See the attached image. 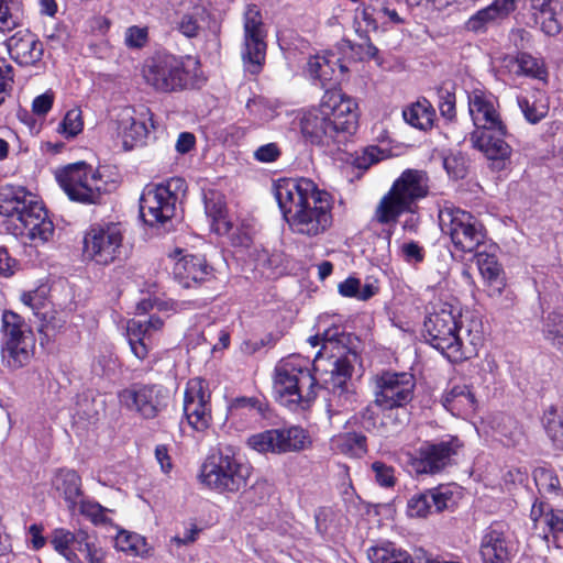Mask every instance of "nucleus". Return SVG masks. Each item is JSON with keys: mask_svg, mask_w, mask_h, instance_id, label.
Wrapping results in <instances>:
<instances>
[{"mask_svg": "<svg viewBox=\"0 0 563 563\" xmlns=\"http://www.w3.org/2000/svg\"><path fill=\"white\" fill-rule=\"evenodd\" d=\"M122 241L118 224L91 227L84 238V254L97 264L108 265L119 256Z\"/></svg>", "mask_w": 563, "mask_h": 563, "instance_id": "nucleus-17", "label": "nucleus"}, {"mask_svg": "<svg viewBox=\"0 0 563 563\" xmlns=\"http://www.w3.org/2000/svg\"><path fill=\"white\" fill-rule=\"evenodd\" d=\"M331 449L340 454L358 457L366 452V438L356 432L341 433L331 439Z\"/></svg>", "mask_w": 563, "mask_h": 563, "instance_id": "nucleus-44", "label": "nucleus"}, {"mask_svg": "<svg viewBox=\"0 0 563 563\" xmlns=\"http://www.w3.org/2000/svg\"><path fill=\"white\" fill-rule=\"evenodd\" d=\"M357 103L338 89L323 93L318 107L307 110L300 119L302 135L312 144H342L356 131Z\"/></svg>", "mask_w": 563, "mask_h": 563, "instance_id": "nucleus-2", "label": "nucleus"}, {"mask_svg": "<svg viewBox=\"0 0 563 563\" xmlns=\"http://www.w3.org/2000/svg\"><path fill=\"white\" fill-rule=\"evenodd\" d=\"M19 1L0 0V32H9L19 25Z\"/></svg>", "mask_w": 563, "mask_h": 563, "instance_id": "nucleus-50", "label": "nucleus"}, {"mask_svg": "<svg viewBox=\"0 0 563 563\" xmlns=\"http://www.w3.org/2000/svg\"><path fill=\"white\" fill-rule=\"evenodd\" d=\"M185 190L186 183L179 177L146 186L140 198V214L144 222L155 227L170 221L175 216L179 197Z\"/></svg>", "mask_w": 563, "mask_h": 563, "instance_id": "nucleus-7", "label": "nucleus"}, {"mask_svg": "<svg viewBox=\"0 0 563 563\" xmlns=\"http://www.w3.org/2000/svg\"><path fill=\"white\" fill-rule=\"evenodd\" d=\"M164 321L156 316H151L148 320H130L126 323L128 341L133 354L139 360H144L148 354L146 340L150 339L152 331H158L163 328Z\"/></svg>", "mask_w": 563, "mask_h": 563, "instance_id": "nucleus-29", "label": "nucleus"}, {"mask_svg": "<svg viewBox=\"0 0 563 563\" xmlns=\"http://www.w3.org/2000/svg\"><path fill=\"white\" fill-rule=\"evenodd\" d=\"M57 180L70 200L81 203H97L108 191L101 174L85 162L70 164L59 170Z\"/></svg>", "mask_w": 563, "mask_h": 563, "instance_id": "nucleus-10", "label": "nucleus"}, {"mask_svg": "<svg viewBox=\"0 0 563 563\" xmlns=\"http://www.w3.org/2000/svg\"><path fill=\"white\" fill-rule=\"evenodd\" d=\"M84 129L82 112L80 108H73L68 110L59 124V132L67 137H74L79 134Z\"/></svg>", "mask_w": 563, "mask_h": 563, "instance_id": "nucleus-54", "label": "nucleus"}, {"mask_svg": "<svg viewBox=\"0 0 563 563\" xmlns=\"http://www.w3.org/2000/svg\"><path fill=\"white\" fill-rule=\"evenodd\" d=\"M371 563H413L411 555L394 543L372 547L367 551Z\"/></svg>", "mask_w": 563, "mask_h": 563, "instance_id": "nucleus-46", "label": "nucleus"}, {"mask_svg": "<svg viewBox=\"0 0 563 563\" xmlns=\"http://www.w3.org/2000/svg\"><path fill=\"white\" fill-rule=\"evenodd\" d=\"M331 369L323 378L324 388L328 390V412L339 415L354 409L357 398L353 385L350 383L353 364L347 356L329 361Z\"/></svg>", "mask_w": 563, "mask_h": 563, "instance_id": "nucleus-13", "label": "nucleus"}, {"mask_svg": "<svg viewBox=\"0 0 563 563\" xmlns=\"http://www.w3.org/2000/svg\"><path fill=\"white\" fill-rule=\"evenodd\" d=\"M456 448L452 441L426 443L419 449L418 456L412 460V467L418 474L437 473L449 464L451 456L456 453Z\"/></svg>", "mask_w": 563, "mask_h": 563, "instance_id": "nucleus-22", "label": "nucleus"}, {"mask_svg": "<svg viewBox=\"0 0 563 563\" xmlns=\"http://www.w3.org/2000/svg\"><path fill=\"white\" fill-rule=\"evenodd\" d=\"M461 322L462 308L456 301L432 302L423 323L426 341L445 355Z\"/></svg>", "mask_w": 563, "mask_h": 563, "instance_id": "nucleus-11", "label": "nucleus"}, {"mask_svg": "<svg viewBox=\"0 0 563 563\" xmlns=\"http://www.w3.org/2000/svg\"><path fill=\"white\" fill-rule=\"evenodd\" d=\"M505 63L509 71L515 75H527L538 79H543L547 76L543 65L526 53H521L517 57L506 58Z\"/></svg>", "mask_w": 563, "mask_h": 563, "instance_id": "nucleus-45", "label": "nucleus"}, {"mask_svg": "<svg viewBox=\"0 0 563 563\" xmlns=\"http://www.w3.org/2000/svg\"><path fill=\"white\" fill-rule=\"evenodd\" d=\"M483 344V333L477 321H471L465 328L463 321L453 336L452 344L445 352V356L454 363L476 356Z\"/></svg>", "mask_w": 563, "mask_h": 563, "instance_id": "nucleus-23", "label": "nucleus"}, {"mask_svg": "<svg viewBox=\"0 0 563 563\" xmlns=\"http://www.w3.org/2000/svg\"><path fill=\"white\" fill-rule=\"evenodd\" d=\"M479 553L483 563H509L510 548L503 525L494 523L484 531Z\"/></svg>", "mask_w": 563, "mask_h": 563, "instance_id": "nucleus-26", "label": "nucleus"}, {"mask_svg": "<svg viewBox=\"0 0 563 563\" xmlns=\"http://www.w3.org/2000/svg\"><path fill=\"white\" fill-rule=\"evenodd\" d=\"M8 52L13 60L22 66L36 64L43 56V44L29 30H20L7 41Z\"/></svg>", "mask_w": 563, "mask_h": 563, "instance_id": "nucleus-24", "label": "nucleus"}, {"mask_svg": "<svg viewBox=\"0 0 563 563\" xmlns=\"http://www.w3.org/2000/svg\"><path fill=\"white\" fill-rule=\"evenodd\" d=\"M279 155L280 151L275 143L262 145L254 152V157L263 163L275 162Z\"/></svg>", "mask_w": 563, "mask_h": 563, "instance_id": "nucleus-64", "label": "nucleus"}, {"mask_svg": "<svg viewBox=\"0 0 563 563\" xmlns=\"http://www.w3.org/2000/svg\"><path fill=\"white\" fill-rule=\"evenodd\" d=\"M542 422L552 443L563 450V406H550L543 413Z\"/></svg>", "mask_w": 563, "mask_h": 563, "instance_id": "nucleus-48", "label": "nucleus"}, {"mask_svg": "<svg viewBox=\"0 0 563 563\" xmlns=\"http://www.w3.org/2000/svg\"><path fill=\"white\" fill-rule=\"evenodd\" d=\"M35 338L24 319L13 311L2 314V360L7 367L19 369L34 355Z\"/></svg>", "mask_w": 563, "mask_h": 563, "instance_id": "nucleus-8", "label": "nucleus"}, {"mask_svg": "<svg viewBox=\"0 0 563 563\" xmlns=\"http://www.w3.org/2000/svg\"><path fill=\"white\" fill-rule=\"evenodd\" d=\"M341 333L339 332L338 328L334 329H328L323 332L322 335L316 334L308 339V342L311 346H317L320 343H322V350H328L331 345H333L336 342H342L340 339Z\"/></svg>", "mask_w": 563, "mask_h": 563, "instance_id": "nucleus-59", "label": "nucleus"}, {"mask_svg": "<svg viewBox=\"0 0 563 563\" xmlns=\"http://www.w3.org/2000/svg\"><path fill=\"white\" fill-rule=\"evenodd\" d=\"M251 467L231 454L216 453L201 465L199 479L209 489L234 494L247 485Z\"/></svg>", "mask_w": 563, "mask_h": 563, "instance_id": "nucleus-6", "label": "nucleus"}, {"mask_svg": "<svg viewBox=\"0 0 563 563\" xmlns=\"http://www.w3.org/2000/svg\"><path fill=\"white\" fill-rule=\"evenodd\" d=\"M279 429H269L251 435L246 443L258 453L282 454Z\"/></svg>", "mask_w": 563, "mask_h": 563, "instance_id": "nucleus-49", "label": "nucleus"}, {"mask_svg": "<svg viewBox=\"0 0 563 563\" xmlns=\"http://www.w3.org/2000/svg\"><path fill=\"white\" fill-rule=\"evenodd\" d=\"M76 512L87 518L95 526H110L112 525L110 516L114 510L103 507L92 499L82 497L77 503Z\"/></svg>", "mask_w": 563, "mask_h": 563, "instance_id": "nucleus-47", "label": "nucleus"}, {"mask_svg": "<svg viewBox=\"0 0 563 563\" xmlns=\"http://www.w3.org/2000/svg\"><path fill=\"white\" fill-rule=\"evenodd\" d=\"M501 134L495 130H474L471 134L472 145L497 164L498 168L505 166V162L511 156L510 145L501 139Z\"/></svg>", "mask_w": 563, "mask_h": 563, "instance_id": "nucleus-27", "label": "nucleus"}, {"mask_svg": "<svg viewBox=\"0 0 563 563\" xmlns=\"http://www.w3.org/2000/svg\"><path fill=\"white\" fill-rule=\"evenodd\" d=\"M148 111L136 112L132 108H124L118 114V133L123 146L131 150L146 139Z\"/></svg>", "mask_w": 563, "mask_h": 563, "instance_id": "nucleus-25", "label": "nucleus"}, {"mask_svg": "<svg viewBox=\"0 0 563 563\" xmlns=\"http://www.w3.org/2000/svg\"><path fill=\"white\" fill-rule=\"evenodd\" d=\"M361 19L374 31L378 29L379 22L382 25L404 23V19L391 7L390 0H369V3L361 9Z\"/></svg>", "mask_w": 563, "mask_h": 563, "instance_id": "nucleus-32", "label": "nucleus"}, {"mask_svg": "<svg viewBox=\"0 0 563 563\" xmlns=\"http://www.w3.org/2000/svg\"><path fill=\"white\" fill-rule=\"evenodd\" d=\"M443 406L453 416L464 417L474 412L476 400L466 385H455L442 397Z\"/></svg>", "mask_w": 563, "mask_h": 563, "instance_id": "nucleus-35", "label": "nucleus"}, {"mask_svg": "<svg viewBox=\"0 0 563 563\" xmlns=\"http://www.w3.org/2000/svg\"><path fill=\"white\" fill-rule=\"evenodd\" d=\"M52 487L62 497L71 515L76 514L78 498H82L81 477L74 470L59 468L52 478Z\"/></svg>", "mask_w": 563, "mask_h": 563, "instance_id": "nucleus-30", "label": "nucleus"}, {"mask_svg": "<svg viewBox=\"0 0 563 563\" xmlns=\"http://www.w3.org/2000/svg\"><path fill=\"white\" fill-rule=\"evenodd\" d=\"M439 221L442 232L450 236L454 247L461 252H475L485 241L484 225L465 210L445 206L439 212Z\"/></svg>", "mask_w": 563, "mask_h": 563, "instance_id": "nucleus-9", "label": "nucleus"}, {"mask_svg": "<svg viewBox=\"0 0 563 563\" xmlns=\"http://www.w3.org/2000/svg\"><path fill=\"white\" fill-rule=\"evenodd\" d=\"M170 257L175 260L173 266L174 278L184 288L199 285L211 275L212 268L202 256L186 254L184 250L176 249Z\"/></svg>", "mask_w": 563, "mask_h": 563, "instance_id": "nucleus-21", "label": "nucleus"}, {"mask_svg": "<svg viewBox=\"0 0 563 563\" xmlns=\"http://www.w3.org/2000/svg\"><path fill=\"white\" fill-rule=\"evenodd\" d=\"M12 82V67L5 59L0 58V106L4 102Z\"/></svg>", "mask_w": 563, "mask_h": 563, "instance_id": "nucleus-60", "label": "nucleus"}, {"mask_svg": "<svg viewBox=\"0 0 563 563\" xmlns=\"http://www.w3.org/2000/svg\"><path fill=\"white\" fill-rule=\"evenodd\" d=\"M170 399L169 391L162 385H132L119 393L120 404L145 419L155 418Z\"/></svg>", "mask_w": 563, "mask_h": 563, "instance_id": "nucleus-16", "label": "nucleus"}, {"mask_svg": "<svg viewBox=\"0 0 563 563\" xmlns=\"http://www.w3.org/2000/svg\"><path fill=\"white\" fill-rule=\"evenodd\" d=\"M429 194V177L420 169H406L380 199L375 219L382 224L395 223L404 212H411L415 203Z\"/></svg>", "mask_w": 563, "mask_h": 563, "instance_id": "nucleus-5", "label": "nucleus"}, {"mask_svg": "<svg viewBox=\"0 0 563 563\" xmlns=\"http://www.w3.org/2000/svg\"><path fill=\"white\" fill-rule=\"evenodd\" d=\"M148 42V27L132 25L124 32V44L131 49L143 48Z\"/></svg>", "mask_w": 563, "mask_h": 563, "instance_id": "nucleus-56", "label": "nucleus"}, {"mask_svg": "<svg viewBox=\"0 0 563 563\" xmlns=\"http://www.w3.org/2000/svg\"><path fill=\"white\" fill-rule=\"evenodd\" d=\"M205 209L208 218L211 219V229L217 234H225L231 229V223L227 220V210L224 197L217 191H209L205 196Z\"/></svg>", "mask_w": 563, "mask_h": 563, "instance_id": "nucleus-38", "label": "nucleus"}, {"mask_svg": "<svg viewBox=\"0 0 563 563\" xmlns=\"http://www.w3.org/2000/svg\"><path fill=\"white\" fill-rule=\"evenodd\" d=\"M145 82L158 92L183 90L188 82V73L183 60L172 54L156 53L142 67Z\"/></svg>", "mask_w": 563, "mask_h": 563, "instance_id": "nucleus-12", "label": "nucleus"}, {"mask_svg": "<svg viewBox=\"0 0 563 563\" xmlns=\"http://www.w3.org/2000/svg\"><path fill=\"white\" fill-rule=\"evenodd\" d=\"M282 454L305 451L312 445V440L307 430L298 426L279 428Z\"/></svg>", "mask_w": 563, "mask_h": 563, "instance_id": "nucleus-42", "label": "nucleus"}, {"mask_svg": "<svg viewBox=\"0 0 563 563\" xmlns=\"http://www.w3.org/2000/svg\"><path fill=\"white\" fill-rule=\"evenodd\" d=\"M54 102V92L47 90L37 96L32 102V111L36 115H45L52 109Z\"/></svg>", "mask_w": 563, "mask_h": 563, "instance_id": "nucleus-63", "label": "nucleus"}, {"mask_svg": "<svg viewBox=\"0 0 563 563\" xmlns=\"http://www.w3.org/2000/svg\"><path fill=\"white\" fill-rule=\"evenodd\" d=\"M530 518L536 527L543 523L552 534L563 533V510L553 509L543 501H536L530 511Z\"/></svg>", "mask_w": 563, "mask_h": 563, "instance_id": "nucleus-41", "label": "nucleus"}, {"mask_svg": "<svg viewBox=\"0 0 563 563\" xmlns=\"http://www.w3.org/2000/svg\"><path fill=\"white\" fill-rule=\"evenodd\" d=\"M21 301L38 318L51 307L44 288L23 292L21 295Z\"/></svg>", "mask_w": 563, "mask_h": 563, "instance_id": "nucleus-53", "label": "nucleus"}, {"mask_svg": "<svg viewBox=\"0 0 563 563\" xmlns=\"http://www.w3.org/2000/svg\"><path fill=\"white\" fill-rule=\"evenodd\" d=\"M178 13L180 16L176 22L177 30L187 37L197 36L200 22L205 20L206 9L194 1H186L180 4Z\"/></svg>", "mask_w": 563, "mask_h": 563, "instance_id": "nucleus-36", "label": "nucleus"}, {"mask_svg": "<svg viewBox=\"0 0 563 563\" xmlns=\"http://www.w3.org/2000/svg\"><path fill=\"white\" fill-rule=\"evenodd\" d=\"M530 8L536 23L549 35H555L561 30L558 15L561 11L559 0H530Z\"/></svg>", "mask_w": 563, "mask_h": 563, "instance_id": "nucleus-33", "label": "nucleus"}, {"mask_svg": "<svg viewBox=\"0 0 563 563\" xmlns=\"http://www.w3.org/2000/svg\"><path fill=\"white\" fill-rule=\"evenodd\" d=\"M40 320L42 321V330L46 331V333L49 331L57 332L66 324L65 313L56 311L52 307L45 310Z\"/></svg>", "mask_w": 563, "mask_h": 563, "instance_id": "nucleus-57", "label": "nucleus"}, {"mask_svg": "<svg viewBox=\"0 0 563 563\" xmlns=\"http://www.w3.org/2000/svg\"><path fill=\"white\" fill-rule=\"evenodd\" d=\"M468 112L475 125V130H495L506 135L507 129L500 119L493 95L474 89L468 93Z\"/></svg>", "mask_w": 563, "mask_h": 563, "instance_id": "nucleus-19", "label": "nucleus"}, {"mask_svg": "<svg viewBox=\"0 0 563 563\" xmlns=\"http://www.w3.org/2000/svg\"><path fill=\"white\" fill-rule=\"evenodd\" d=\"M240 409H249L262 415L264 412V404L255 397H239L231 402L230 410L238 411Z\"/></svg>", "mask_w": 563, "mask_h": 563, "instance_id": "nucleus-61", "label": "nucleus"}, {"mask_svg": "<svg viewBox=\"0 0 563 563\" xmlns=\"http://www.w3.org/2000/svg\"><path fill=\"white\" fill-rule=\"evenodd\" d=\"M517 0H495L490 5L477 11L467 21V29L479 32L492 22L507 18L516 9Z\"/></svg>", "mask_w": 563, "mask_h": 563, "instance_id": "nucleus-34", "label": "nucleus"}, {"mask_svg": "<svg viewBox=\"0 0 563 563\" xmlns=\"http://www.w3.org/2000/svg\"><path fill=\"white\" fill-rule=\"evenodd\" d=\"M309 75L318 79L324 87L330 82H340L347 73L349 67L344 59L330 52L325 55H317L309 59L307 66Z\"/></svg>", "mask_w": 563, "mask_h": 563, "instance_id": "nucleus-28", "label": "nucleus"}, {"mask_svg": "<svg viewBox=\"0 0 563 563\" xmlns=\"http://www.w3.org/2000/svg\"><path fill=\"white\" fill-rule=\"evenodd\" d=\"M211 393L202 378H191L184 393V415L187 423L197 432L209 429L211 416Z\"/></svg>", "mask_w": 563, "mask_h": 563, "instance_id": "nucleus-18", "label": "nucleus"}, {"mask_svg": "<svg viewBox=\"0 0 563 563\" xmlns=\"http://www.w3.org/2000/svg\"><path fill=\"white\" fill-rule=\"evenodd\" d=\"M0 216L9 219L8 229L16 238L38 246L54 235V224L43 203L22 186H0Z\"/></svg>", "mask_w": 563, "mask_h": 563, "instance_id": "nucleus-3", "label": "nucleus"}, {"mask_svg": "<svg viewBox=\"0 0 563 563\" xmlns=\"http://www.w3.org/2000/svg\"><path fill=\"white\" fill-rule=\"evenodd\" d=\"M544 334L554 346L563 349V313L552 312L548 316Z\"/></svg>", "mask_w": 563, "mask_h": 563, "instance_id": "nucleus-52", "label": "nucleus"}, {"mask_svg": "<svg viewBox=\"0 0 563 563\" xmlns=\"http://www.w3.org/2000/svg\"><path fill=\"white\" fill-rule=\"evenodd\" d=\"M81 552L86 553L85 558L87 563H107V551L95 542H91L89 539L82 547Z\"/></svg>", "mask_w": 563, "mask_h": 563, "instance_id": "nucleus-62", "label": "nucleus"}, {"mask_svg": "<svg viewBox=\"0 0 563 563\" xmlns=\"http://www.w3.org/2000/svg\"><path fill=\"white\" fill-rule=\"evenodd\" d=\"M88 539L89 536L85 530L71 532L65 528H56L52 531L51 544L68 563H81L79 556L70 547L75 544L78 551H82V547Z\"/></svg>", "mask_w": 563, "mask_h": 563, "instance_id": "nucleus-31", "label": "nucleus"}, {"mask_svg": "<svg viewBox=\"0 0 563 563\" xmlns=\"http://www.w3.org/2000/svg\"><path fill=\"white\" fill-rule=\"evenodd\" d=\"M266 31L260 9L247 4L243 14L242 59L245 69L252 75L262 70L266 56Z\"/></svg>", "mask_w": 563, "mask_h": 563, "instance_id": "nucleus-14", "label": "nucleus"}, {"mask_svg": "<svg viewBox=\"0 0 563 563\" xmlns=\"http://www.w3.org/2000/svg\"><path fill=\"white\" fill-rule=\"evenodd\" d=\"M517 102L525 119L532 124L540 122L549 112L548 98L540 90L519 96Z\"/></svg>", "mask_w": 563, "mask_h": 563, "instance_id": "nucleus-39", "label": "nucleus"}, {"mask_svg": "<svg viewBox=\"0 0 563 563\" xmlns=\"http://www.w3.org/2000/svg\"><path fill=\"white\" fill-rule=\"evenodd\" d=\"M114 547L118 551L128 555L140 558L150 556L152 551V548L143 536L126 530H119Z\"/></svg>", "mask_w": 563, "mask_h": 563, "instance_id": "nucleus-43", "label": "nucleus"}, {"mask_svg": "<svg viewBox=\"0 0 563 563\" xmlns=\"http://www.w3.org/2000/svg\"><path fill=\"white\" fill-rule=\"evenodd\" d=\"M455 504L450 486H438L412 495L407 503V515L411 518H426L442 512Z\"/></svg>", "mask_w": 563, "mask_h": 563, "instance_id": "nucleus-20", "label": "nucleus"}, {"mask_svg": "<svg viewBox=\"0 0 563 563\" xmlns=\"http://www.w3.org/2000/svg\"><path fill=\"white\" fill-rule=\"evenodd\" d=\"M477 265L481 275L490 287V295L499 296L506 284L501 265L498 263L497 258L487 253H478Z\"/></svg>", "mask_w": 563, "mask_h": 563, "instance_id": "nucleus-40", "label": "nucleus"}, {"mask_svg": "<svg viewBox=\"0 0 563 563\" xmlns=\"http://www.w3.org/2000/svg\"><path fill=\"white\" fill-rule=\"evenodd\" d=\"M374 382V402L384 410L401 409L413 398L416 380L410 373L385 371Z\"/></svg>", "mask_w": 563, "mask_h": 563, "instance_id": "nucleus-15", "label": "nucleus"}, {"mask_svg": "<svg viewBox=\"0 0 563 563\" xmlns=\"http://www.w3.org/2000/svg\"><path fill=\"white\" fill-rule=\"evenodd\" d=\"M402 118L415 129L428 131L432 129L435 120V110L427 100H418L402 110Z\"/></svg>", "mask_w": 563, "mask_h": 563, "instance_id": "nucleus-37", "label": "nucleus"}, {"mask_svg": "<svg viewBox=\"0 0 563 563\" xmlns=\"http://www.w3.org/2000/svg\"><path fill=\"white\" fill-rule=\"evenodd\" d=\"M309 365V360L300 355H289L277 363L273 390L280 405L295 410L316 398L318 378L311 373Z\"/></svg>", "mask_w": 563, "mask_h": 563, "instance_id": "nucleus-4", "label": "nucleus"}, {"mask_svg": "<svg viewBox=\"0 0 563 563\" xmlns=\"http://www.w3.org/2000/svg\"><path fill=\"white\" fill-rule=\"evenodd\" d=\"M372 472L376 483L384 488H391L395 486L397 478L395 468L380 461H375L371 465Z\"/></svg>", "mask_w": 563, "mask_h": 563, "instance_id": "nucleus-55", "label": "nucleus"}, {"mask_svg": "<svg viewBox=\"0 0 563 563\" xmlns=\"http://www.w3.org/2000/svg\"><path fill=\"white\" fill-rule=\"evenodd\" d=\"M533 478L540 493L549 495H559L561 492L560 481L551 470L537 468L533 472Z\"/></svg>", "mask_w": 563, "mask_h": 563, "instance_id": "nucleus-51", "label": "nucleus"}, {"mask_svg": "<svg viewBox=\"0 0 563 563\" xmlns=\"http://www.w3.org/2000/svg\"><path fill=\"white\" fill-rule=\"evenodd\" d=\"M387 412L384 413L382 426L385 428L386 432H397L401 427L406 424L408 421V415L407 411L401 408V410L396 409L394 410H386Z\"/></svg>", "mask_w": 563, "mask_h": 563, "instance_id": "nucleus-58", "label": "nucleus"}, {"mask_svg": "<svg viewBox=\"0 0 563 563\" xmlns=\"http://www.w3.org/2000/svg\"><path fill=\"white\" fill-rule=\"evenodd\" d=\"M275 198L290 231L316 238L332 225L331 196L308 178H284L274 186Z\"/></svg>", "mask_w": 563, "mask_h": 563, "instance_id": "nucleus-1", "label": "nucleus"}]
</instances>
